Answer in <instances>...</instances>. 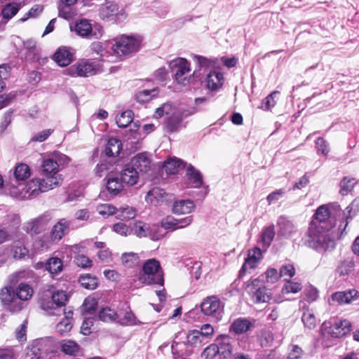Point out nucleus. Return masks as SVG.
<instances>
[{
  "label": "nucleus",
  "instance_id": "7",
  "mask_svg": "<svg viewBox=\"0 0 359 359\" xmlns=\"http://www.w3.org/2000/svg\"><path fill=\"white\" fill-rule=\"evenodd\" d=\"M73 30L79 36L87 39H99L103 34V29L100 25L95 24L93 26L90 21L86 19L77 20L74 24Z\"/></svg>",
  "mask_w": 359,
  "mask_h": 359
},
{
  "label": "nucleus",
  "instance_id": "29",
  "mask_svg": "<svg viewBox=\"0 0 359 359\" xmlns=\"http://www.w3.org/2000/svg\"><path fill=\"white\" fill-rule=\"evenodd\" d=\"M122 182L133 186L137 184L139 179L138 170H135L130 164L126 165L121 174Z\"/></svg>",
  "mask_w": 359,
  "mask_h": 359
},
{
  "label": "nucleus",
  "instance_id": "24",
  "mask_svg": "<svg viewBox=\"0 0 359 359\" xmlns=\"http://www.w3.org/2000/svg\"><path fill=\"white\" fill-rule=\"evenodd\" d=\"M195 207V204L191 200H176L172 204V212L177 215L189 214L194 210Z\"/></svg>",
  "mask_w": 359,
  "mask_h": 359
},
{
  "label": "nucleus",
  "instance_id": "3",
  "mask_svg": "<svg viewBox=\"0 0 359 359\" xmlns=\"http://www.w3.org/2000/svg\"><path fill=\"white\" fill-rule=\"evenodd\" d=\"M306 243L316 251H332L335 248V241L330 236L329 226L311 224L306 234Z\"/></svg>",
  "mask_w": 359,
  "mask_h": 359
},
{
  "label": "nucleus",
  "instance_id": "2",
  "mask_svg": "<svg viewBox=\"0 0 359 359\" xmlns=\"http://www.w3.org/2000/svg\"><path fill=\"white\" fill-rule=\"evenodd\" d=\"M6 191L12 197L20 199H31L39 195L55 189L43 178H34L29 180L25 185L22 183L17 184L8 182L5 184Z\"/></svg>",
  "mask_w": 359,
  "mask_h": 359
},
{
  "label": "nucleus",
  "instance_id": "33",
  "mask_svg": "<svg viewBox=\"0 0 359 359\" xmlns=\"http://www.w3.org/2000/svg\"><path fill=\"white\" fill-rule=\"evenodd\" d=\"M46 224V217L41 216L27 222L25 226V229L29 233L37 234L40 233Z\"/></svg>",
  "mask_w": 359,
  "mask_h": 359
},
{
  "label": "nucleus",
  "instance_id": "45",
  "mask_svg": "<svg viewBox=\"0 0 359 359\" xmlns=\"http://www.w3.org/2000/svg\"><path fill=\"white\" fill-rule=\"evenodd\" d=\"M81 285L88 290H94L97 286V280L96 277L92 276L90 274H82L79 278Z\"/></svg>",
  "mask_w": 359,
  "mask_h": 359
},
{
  "label": "nucleus",
  "instance_id": "59",
  "mask_svg": "<svg viewBox=\"0 0 359 359\" xmlns=\"http://www.w3.org/2000/svg\"><path fill=\"white\" fill-rule=\"evenodd\" d=\"M217 354H219L217 344H212L203 350L201 356L205 359H213Z\"/></svg>",
  "mask_w": 359,
  "mask_h": 359
},
{
  "label": "nucleus",
  "instance_id": "48",
  "mask_svg": "<svg viewBox=\"0 0 359 359\" xmlns=\"http://www.w3.org/2000/svg\"><path fill=\"white\" fill-rule=\"evenodd\" d=\"M158 88H153L151 90H142L136 94L135 98L137 102L144 103L150 101L153 97L158 95Z\"/></svg>",
  "mask_w": 359,
  "mask_h": 359
},
{
  "label": "nucleus",
  "instance_id": "12",
  "mask_svg": "<svg viewBox=\"0 0 359 359\" xmlns=\"http://www.w3.org/2000/svg\"><path fill=\"white\" fill-rule=\"evenodd\" d=\"M158 227L152 226L142 221H135L132 224V233L139 238L150 237L153 241H158L163 237V235L158 233Z\"/></svg>",
  "mask_w": 359,
  "mask_h": 359
},
{
  "label": "nucleus",
  "instance_id": "34",
  "mask_svg": "<svg viewBox=\"0 0 359 359\" xmlns=\"http://www.w3.org/2000/svg\"><path fill=\"white\" fill-rule=\"evenodd\" d=\"M27 50V59L29 61H39L40 58V49L36 47V42L33 40H27L23 43Z\"/></svg>",
  "mask_w": 359,
  "mask_h": 359
},
{
  "label": "nucleus",
  "instance_id": "40",
  "mask_svg": "<svg viewBox=\"0 0 359 359\" xmlns=\"http://www.w3.org/2000/svg\"><path fill=\"white\" fill-rule=\"evenodd\" d=\"M73 312L69 311L65 317L57 323L56 325V330L61 334H65L71 330L72 328V316Z\"/></svg>",
  "mask_w": 359,
  "mask_h": 359
},
{
  "label": "nucleus",
  "instance_id": "44",
  "mask_svg": "<svg viewBox=\"0 0 359 359\" xmlns=\"http://www.w3.org/2000/svg\"><path fill=\"white\" fill-rule=\"evenodd\" d=\"M16 297L20 300H27L33 295L32 288L26 283H20L16 290Z\"/></svg>",
  "mask_w": 359,
  "mask_h": 359
},
{
  "label": "nucleus",
  "instance_id": "35",
  "mask_svg": "<svg viewBox=\"0 0 359 359\" xmlns=\"http://www.w3.org/2000/svg\"><path fill=\"white\" fill-rule=\"evenodd\" d=\"M31 175L29 167L25 163H18L15 165L13 175L15 179V184L20 181H24L29 177Z\"/></svg>",
  "mask_w": 359,
  "mask_h": 359
},
{
  "label": "nucleus",
  "instance_id": "4",
  "mask_svg": "<svg viewBox=\"0 0 359 359\" xmlns=\"http://www.w3.org/2000/svg\"><path fill=\"white\" fill-rule=\"evenodd\" d=\"M143 272L140 275V280L144 284L163 285V273L160 263L155 259L146 261L142 268Z\"/></svg>",
  "mask_w": 359,
  "mask_h": 359
},
{
  "label": "nucleus",
  "instance_id": "21",
  "mask_svg": "<svg viewBox=\"0 0 359 359\" xmlns=\"http://www.w3.org/2000/svg\"><path fill=\"white\" fill-rule=\"evenodd\" d=\"M351 330V324L348 320H337L330 327L329 334L332 337H341Z\"/></svg>",
  "mask_w": 359,
  "mask_h": 359
},
{
  "label": "nucleus",
  "instance_id": "20",
  "mask_svg": "<svg viewBox=\"0 0 359 359\" xmlns=\"http://www.w3.org/2000/svg\"><path fill=\"white\" fill-rule=\"evenodd\" d=\"M172 353L174 359H190L194 350L184 341L174 340L171 346Z\"/></svg>",
  "mask_w": 359,
  "mask_h": 359
},
{
  "label": "nucleus",
  "instance_id": "55",
  "mask_svg": "<svg viewBox=\"0 0 359 359\" xmlns=\"http://www.w3.org/2000/svg\"><path fill=\"white\" fill-rule=\"evenodd\" d=\"M354 268V262L351 259H347L341 262L337 271L340 276H346L351 273Z\"/></svg>",
  "mask_w": 359,
  "mask_h": 359
},
{
  "label": "nucleus",
  "instance_id": "1",
  "mask_svg": "<svg viewBox=\"0 0 359 359\" xmlns=\"http://www.w3.org/2000/svg\"><path fill=\"white\" fill-rule=\"evenodd\" d=\"M70 162V158L64 154L54 151L43 160L41 174L43 177L52 187L56 188L61 185L63 177L59 173Z\"/></svg>",
  "mask_w": 359,
  "mask_h": 359
},
{
  "label": "nucleus",
  "instance_id": "41",
  "mask_svg": "<svg viewBox=\"0 0 359 359\" xmlns=\"http://www.w3.org/2000/svg\"><path fill=\"white\" fill-rule=\"evenodd\" d=\"M183 165V162L175 157L170 158L165 161L163 168L168 174H175Z\"/></svg>",
  "mask_w": 359,
  "mask_h": 359
},
{
  "label": "nucleus",
  "instance_id": "10",
  "mask_svg": "<svg viewBox=\"0 0 359 359\" xmlns=\"http://www.w3.org/2000/svg\"><path fill=\"white\" fill-rule=\"evenodd\" d=\"M100 16L105 21L119 22L126 18V14L116 4L107 2L100 8Z\"/></svg>",
  "mask_w": 359,
  "mask_h": 359
},
{
  "label": "nucleus",
  "instance_id": "18",
  "mask_svg": "<svg viewBox=\"0 0 359 359\" xmlns=\"http://www.w3.org/2000/svg\"><path fill=\"white\" fill-rule=\"evenodd\" d=\"M192 113L181 109L174 111L165 123L167 130L170 133L177 131L180 127L182 120Z\"/></svg>",
  "mask_w": 359,
  "mask_h": 359
},
{
  "label": "nucleus",
  "instance_id": "50",
  "mask_svg": "<svg viewBox=\"0 0 359 359\" xmlns=\"http://www.w3.org/2000/svg\"><path fill=\"white\" fill-rule=\"evenodd\" d=\"M356 184V180L355 178H350L348 177H344L341 181L340 182L339 187L340 190L339 193L342 196L347 195L349 192L352 191L355 184Z\"/></svg>",
  "mask_w": 359,
  "mask_h": 359
},
{
  "label": "nucleus",
  "instance_id": "11",
  "mask_svg": "<svg viewBox=\"0 0 359 359\" xmlns=\"http://www.w3.org/2000/svg\"><path fill=\"white\" fill-rule=\"evenodd\" d=\"M0 300L6 309L11 312H18L22 308V304L18 299L12 287H5L1 290Z\"/></svg>",
  "mask_w": 359,
  "mask_h": 359
},
{
  "label": "nucleus",
  "instance_id": "31",
  "mask_svg": "<svg viewBox=\"0 0 359 359\" xmlns=\"http://www.w3.org/2000/svg\"><path fill=\"white\" fill-rule=\"evenodd\" d=\"M217 347L219 349V354L224 358H229L232 353V346L231 338L227 335H222L217 339Z\"/></svg>",
  "mask_w": 359,
  "mask_h": 359
},
{
  "label": "nucleus",
  "instance_id": "28",
  "mask_svg": "<svg viewBox=\"0 0 359 359\" xmlns=\"http://www.w3.org/2000/svg\"><path fill=\"white\" fill-rule=\"evenodd\" d=\"M184 341L194 350V348H201L207 344L208 341L203 339V337L199 333V330H192L187 332L186 341Z\"/></svg>",
  "mask_w": 359,
  "mask_h": 359
},
{
  "label": "nucleus",
  "instance_id": "56",
  "mask_svg": "<svg viewBox=\"0 0 359 359\" xmlns=\"http://www.w3.org/2000/svg\"><path fill=\"white\" fill-rule=\"evenodd\" d=\"M139 257L134 252H125L121 256L123 264L127 266L131 267L138 263Z\"/></svg>",
  "mask_w": 359,
  "mask_h": 359
},
{
  "label": "nucleus",
  "instance_id": "26",
  "mask_svg": "<svg viewBox=\"0 0 359 359\" xmlns=\"http://www.w3.org/2000/svg\"><path fill=\"white\" fill-rule=\"evenodd\" d=\"M70 222L65 218L60 219L52 228L50 237L52 241H58L67 233Z\"/></svg>",
  "mask_w": 359,
  "mask_h": 359
},
{
  "label": "nucleus",
  "instance_id": "14",
  "mask_svg": "<svg viewBox=\"0 0 359 359\" xmlns=\"http://www.w3.org/2000/svg\"><path fill=\"white\" fill-rule=\"evenodd\" d=\"M95 72L93 62L81 60L64 70V74L71 76H88Z\"/></svg>",
  "mask_w": 359,
  "mask_h": 359
},
{
  "label": "nucleus",
  "instance_id": "5",
  "mask_svg": "<svg viewBox=\"0 0 359 359\" xmlns=\"http://www.w3.org/2000/svg\"><path fill=\"white\" fill-rule=\"evenodd\" d=\"M170 68L175 74V79L179 84L186 86L192 79L190 63L184 58L178 57L170 63Z\"/></svg>",
  "mask_w": 359,
  "mask_h": 359
},
{
  "label": "nucleus",
  "instance_id": "49",
  "mask_svg": "<svg viewBox=\"0 0 359 359\" xmlns=\"http://www.w3.org/2000/svg\"><path fill=\"white\" fill-rule=\"evenodd\" d=\"M331 217V212L327 205H323L320 206L316 211L315 218L319 222L318 225L326 222Z\"/></svg>",
  "mask_w": 359,
  "mask_h": 359
},
{
  "label": "nucleus",
  "instance_id": "43",
  "mask_svg": "<svg viewBox=\"0 0 359 359\" xmlns=\"http://www.w3.org/2000/svg\"><path fill=\"white\" fill-rule=\"evenodd\" d=\"M20 8V3L12 2L7 4L1 11L3 18L7 20L11 19L17 14Z\"/></svg>",
  "mask_w": 359,
  "mask_h": 359
},
{
  "label": "nucleus",
  "instance_id": "37",
  "mask_svg": "<svg viewBox=\"0 0 359 359\" xmlns=\"http://www.w3.org/2000/svg\"><path fill=\"white\" fill-rule=\"evenodd\" d=\"M223 75L218 72H210L206 78L207 86L211 90H216L222 85Z\"/></svg>",
  "mask_w": 359,
  "mask_h": 359
},
{
  "label": "nucleus",
  "instance_id": "36",
  "mask_svg": "<svg viewBox=\"0 0 359 359\" xmlns=\"http://www.w3.org/2000/svg\"><path fill=\"white\" fill-rule=\"evenodd\" d=\"M45 268L51 275H57L62 271L63 263L58 257H53L46 261Z\"/></svg>",
  "mask_w": 359,
  "mask_h": 359
},
{
  "label": "nucleus",
  "instance_id": "25",
  "mask_svg": "<svg viewBox=\"0 0 359 359\" xmlns=\"http://www.w3.org/2000/svg\"><path fill=\"white\" fill-rule=\"evenodd\" d=\"M74 53L70 51V48L62 46L59 48L53 55V60L61 67H66L73 61Z\"/></svg>",
  "mask_w": 359,
  "mask_h": 359
},
{
  "label": "nucleus",
  "instance_id": "54",
  "mask_svg": "<svg viewBox=\"0 0 359 359\" xmlns=\"http://www.w3.org/2000/svg\"><path fill=\"white\" fill-rule=\"evenodd\" d=\"M96 210L104 217H108L112 215H115L116 216V208L111 204L104 203L97 205Z\"/></svg>",
  "mask_w": 359,
  "mask_h": 359
},
{
  "label": "nucleus",
  "instance_id": "51",
  "mask_svg": "<svg viewBox=\"0 0 359 359\" xmlns=\"http://www.w3.org/2000/svg\"><path fill=\"white\" fill-rule=\"evenodd\" d=\"M302 320L304 327L309 330L314 329L317 324V320L314 313L309 309L304 311Z\"/></svg>",
  "mask_w": 359,
  "mask_h": 359
},
{
  "label": "nucleus",
  "instance_id": "32",
  "mask_svg": "<svg viewBox=\"0 0 359 359\" xmlns=\"http://www.w3.org/2000/svg\"><path fill=\"white\" fill-rule=\"evenodd\" d=\"M357 294L358 291L350 290L348 291L335 292L332 295V298L339 304H349L356 298Z\"/></svg>",
  "mask_w": 359,
  "mask_h": 359
},
{
  "label": "nucleus",
  "instance_id": "9",
  "mask_svg": "<svg viewBox=\"0 0 359 359\" xmlns=\"http://www.w3.org/2000/svg\"><path fill=\"white\" fill-rule=\"evenodd\" d=\"M140 40L134 36L123 35L117 39L112 46L113 50L118 55H128L139 50Z\"/></svg>",
  "mask_w": 359,
  "mask_h": 359
},
{
  "label": "nucleus",
  "instance_id": "13",
  "mask_svg": "<svg viewBox=\"0 0 359 359\" xmlns=\"http://www.w3.org/2000/svg\"><path fill=\"white\" fill-rule=\"evenodd\" d=\"M68 300L67 294L63 290H57L52 294V302L41 303V308L48 311L50 315H56L55 311H60L59 307L65 306Z\"/></svg>",
  "mask_w": 359,
  "mask_h": 359
},
{
  "label": "nucleus",
  "instance_id": "63",
  "mask_svg": "<svg viewBox=\"0 0 359 359\" xmlns=\"http://www.w3.org/2000/svg\"><path fill=\"white\" fill-rule=\"evenodd\" d=\"M53 133V129L43 130L34 134L30 139V142H43Z\"/></svg>",
  "mask_w": 359,
  "mask_h": 359
},
{
  "label": "nucleus",
  "instance_id": "60",
  "mask_svg": "<svg viewBox=\"0 0 359 359\" xmlns=\"http://www.w3.org/2000/svg\"><path fill=\"white\" fill-rule=\"evenodd\" d=\"M161 225L165 230H177V219L171 215L167 216L161 220Z\"/></svg>",
  "mask_w": 359,
  "mask_h": 359
},
{
  "label": "nucleus",
  "instance_id": "47",
  "mask_svg": "<svg viewBox=\"0 0 359 359\" xmlns=\"http://www.w3.org/2000/svg\"><path fill=\"white\" fill-rule=\"evenodd\" d=\"M133 120V112L131 110L123 111L116 118V122L119 128H126L130 125Z\"/></svg>",
  "mask_w": 359,
  "mask_h": 359
},
{
  "label": "nucleus",
  "instance_id": "30",
  "mask_svg": "<svg viewBox=\"0 0 359 359\" xmlns=\"http://www.w3.org/2000/svg\"><path fill=\"white\" fill-rule=\"evenodd\" d=\"M186 177L190 187L198 188L202 185L203 179L199 170L193 165H189L186 170Z\"/></svg>",
  "mask_w": 359,
  "mask_h": 359
},
{
  "label": "nucleus",
  "instance_id": "53",
  "mask_svg": "<svg viewBox=\"0 0 359 359\" xmlns=\"http://www.w3.org/2000/svg\"><path fill=\"white\" fill-rule=\"evenodd\" d=\"M61 350L67 355H74L79 351V344L72 340H63L61 342Z\"/></svg>",
  "mask_w": 359,
  "mask_h": 359
},
{
  "label": "nucleus",
  "instance_id": "62",
  "mask_svg": "<svg viewBox=\"0 0 359 359\" xmlns=\"http://www.w3.org/2000/svg\"><path fill=\"white\" fill-rule=\"evenodd\" d=\"M174 108L170 103L166 102L156 109L154 116L161 118L164 115H168L173 112Z\"/></svg>",
  "mask_w": 359,
  "mask_h": 359
},
{
  "label": "nucleus",
  "instance_id": "23",
  "mask_svg": "<svg viewBox=\"0 0 359 359\" xmlns=\"http://www.w3.org/2000/svg\"><path fill=\"white\" fill-rule=\"evenodd\" d=\"M130 164L138 172H147L150 170L151 160L147 153H140L131 159Z\"/></svg>",
  "mask_w": 359,
  "mask_h": 359
},
{
  "label": "nucleus",
  "instance_id": "52",
  "mask_svg": "<svg viewBox=\"0 0 359 359\" xmlns=\"http://www.w3.org/2000/svg\"><path fill=\"white\" fill-rule=\"evenodd\" d=\"M122 183L118 177H109L107 182V189L110 194L116 195L123 189Z\"/></svg>",
  "mask_w": 359,
  "mask_h": 359
},
{
  "label": "nucleus",
  "instance_id": "42",
  "mask_svg": "<svg viewBox=\"0 0 359 359\" xmlns=\"http://www.w3.org/2000/svg\"><path fill=\"white\" fill-rule=\"evenodd\" d=\"M118 311H115L114 309L111 308L106 307L103 308L98 314L99 319L103 322L106 323H111L116 322L117 323L118 320Z\"/></svg>",
  "mask_w": 359,
  "mask_h": 359
},
{
  "label": "nucleus",
  "instance_id": "64",
  "mask_svg": "<svg viewBox=\"0 0 359 359\" xmlns=\"http://www.w3.org/2000/svg\"><path fill=\"white\" fill-rule=\"evenodd\" d=\"M279 94L278 91H273L271 94H269L262 103V108L266 110L271 109L274 107L276 104V97Z\"/></svg>",
  "mask_w": 359,
  "mask_h": 359
},
{
  "label": "nucleus",
  "instance_id": "6",
  "mask_svg": "<svg viewBox=\"0 0 359 359\" xmlns=\"http://www.w3.org/2000/svg\"><path fill=\"white\" fill-rule=\"evenodd\" d=\"M246 290L255 304L268 302L271 298V292L259 278L251 280L247 285Z\"/></svg>",
  "mask_w": 359,
  "mask_h": 359
},
{
  "label": "nucleus",
  "instance_id": "57",
  "mask_svg": "<svg viewBox=\"0 0 359 359\" xmlns=\"http://www.w3.org/2000/svg\"><path fill=\"white\" fill-rule=\"evenodd\" d=\"M113 230L121 236H127L132 233V224L129 226L122 222H117L114 224Z\"/></svg>",
  "mask_w": 359,
  "mask_h": 359
},
{
  "label": "nucleus",
  "instance_id": "61",
  "mask_svg": "<svg viewBox=\"0 0 359 359\" xmlns=\"http://www.w3.org/2000/svg\"><path fill=\"white\" fill-rule=\"evenodd\" d=\"M302 290V285L299 283L287 280L282 288L283 294L297 293Z\"/></svg>",
  "mask_w": 359,
  "mask_h": 359
},
{
  "label": "nucleus",
  "instance_id": "38",
  "mask_svg": "<svg viewBox=\"0 0 359 359\" xmlns=\"http://www.w3.org/2000/svg\"><path fill=\"white\" fill-rule=\"evenodd\" d=\"M121 149V142L116 138H110L105 147V154L108 156H115L119 154Z\"/></svg>",
  "mask_w": 359,
  "mask_h": 359
},
{
  "label": "nucleus",
  "instance_id": "39",
  "mask_svg": "<svg viewBox=\"0 0 359 359\" xmlns=\"http://www.w3.org/2000/svg\"><path fill=\"white\" fill-rule=\"evenodd\" d=\"M137 210L128 205L116 208V218L121 220H129L135 217Z\"/></svg>",
  "mask_w": 359,
  "mask_h": 359
},
{
  "label": "nucleus",
  "instance_id": "46",
  "mask_svg": "<svg viewBox=\"0 0 359 359\" xmlns=\"http://www.w3.org/2000/svg\"><path fill=\"white\" fill-rule=\"evenodd\" d=\"M275 236L274 226L270 225L265 227L261 234L262 243L264 247L268 248L273 241Z\"/></svg>",
  "mask_w": 359,
  "mask_h": 359
},
{
  "label": "nucleus",
  "instance_id": "16",
  "mask_svg": "<svg viewBox=\"0 0 359 359\" xmlns=\"http://www.w3.org/2000/svg\"><path fill=\"white\" fill-rule=\"evenodd\" d=\"M254 320L248 318L240 317L233 320L229 326V332L236 335L246 334L255 327Z\"/></svg>",
  "mask_w": 359,
  "mask_h": 359
},
{
  "label": "nucleus",
  "instance_id": "58",
  "mask_svg": "<svg viewBox=\"0 0 359 359\" xmlns=\"http://www.w3.org/2000/svg\"><path fill=\"white\" fill-rule=\"evenodd\" d=\"M316 149L318 154H322L325 156H327L330 152V147L327 142L323 137H318L316 140Z\"/></svg>",
  "mask_w": 359,
  "mask_h": 359
},
{
  "label": "nucleus",
  "instance_id": "15",
  "mask_svg": "<svg viewBox=\"0 0 359 359\" xmlns=\"http://www.w3.org/2000/svg\"><path fill=\"white\" fill-rule=\"evenodd\" d=\"M53 342L48 338L34 340L29 348L32 354L39 355L43 359H46L48 355L53 351Z\"/></svg>",
  "mask_w": 359,
  "mask_h": 359
},
{
  "label": "nucleus",
  "instance_id": "22",
  "mask_svg": "<svg viewBox=\"0 0 359 359\" xmlns=\"http://www.w3.org/2000/svg\"><path fill=\"white\" fill-rule=\"evenodd\" d=\"M277 226L279 234L285 238H290L297 232L296 225L285 215L278 217Z\"/></svg>",
  "mask_w": 359,
  "mask_h": 359
},
{
  "label": "nucleus",
  "instance_id": "8",
  "mask_svg": "<svg viewBox=\"0 0 359 359\" xmlns=\"http://www.w3.org/2000/svg\"><path fill=\"white\" fill-rule=\"evenodd\" d=\"M202 313L210 316L215 320H219L223 314L224 305L217 296L207 297L201 304Z\"/></svg>",
  "mask_w": 359,
  "mask_h": 359
},
{
  "label": "nucleus",
  "instance_id": "27",
  "mask_svg": "<svg viewBox=\"0 0 359 359\" xmlns=\"http://www.w3.org/2000/svg\"><path fill=\"white\" fill-rule=\"evenodd\" d=\"M168 194L165 191L158 187H154L147 193L145 200L147 203L153 205H159L162 204L165 200Z\"/></svg>",
  "mask_w": 359,
  "mask_h": 359
},
{
  "label": "nucleus",
  "instance_id": "19",
  "mask_svg": "<svg viewBox=\"0 0 359 359\" xmlns=\"http://www.w3.org/2000/svg\"><path fill=\"white\" fill-rule=\"evenodd\" d=\"M262 252L260 248L256 247L248 251V257L245 259L240 273H246L249 270L255 269L257 264L262 260Z\"/></svg>",
  "mask_w": 359,
  "mask_h": 359
},
{
  "label": "nucleus",
  "instance_id": "17",
  "mask_svg": "<svg viewBox=\"0 0 359 359\" xmlns=\"http://www.w3.org/2000/svg\"><path fill=\"white\" fill-rule=\"evenodd\" d=\"M117 323L123 326H135L141 325V322L137 319L129 306L124 304L123 308L118 310Z\"/></svg>",
  "mask_w": 359,
  "mask_h": 359
}]
</instances>
